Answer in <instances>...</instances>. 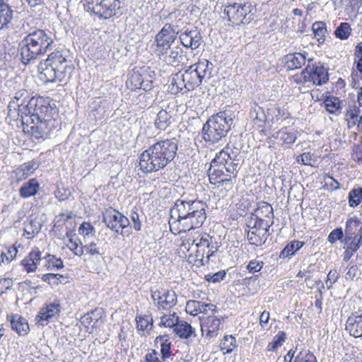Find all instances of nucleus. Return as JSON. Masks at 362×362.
<instances>
[{
  "label": "nucleus",
  "mask_w": 362,
  "mask_h": 362,
  "mask_svg": "<svg viewBox=\"0 0 362 362\" xmlns=\"http://www.w3.org/2000/svg\"><path fill=\"white\" fill-rule=\"evenodd\" d=\"M274 224L272 219H261L251 214L250 218L247 222V226L250 229H257L258 230H267Z\"/></svg>",
  "instance_id": "nucleus-31"
},
{
  "label": "nucleus",
  "mask_w": 362,
  "mask_h": 362,
  "mask_svg": "<svg viewBox=\"0 0 362 362\" xmlns=\"http://www.w3.org/2000/svg\"><path fill=\"white\" fill-rule=\"evenodd\" d=\"M192 336L194 337L197 336L194 328L187 322L182 321V338L187 339Z\"/></svg>",
  "instance_id": "nucleus-61"
},
{
  "label": "nucleus",
  "mask_w": 362,
  "mask_h": 362,
  "mask_svg": "<svg viewBox=\"0 0 362 362\" xmlns=\"http://www.w3.org/2000/svg\"><path fill=\"white\" fill-rule=\"evenodd\" d=\"M304 245V242L294 240L288 243L281 252L280 258H286L295 254Z\"/></svg>",
  "instance_id": "nucleus-39"
},
{
  "label": "nucleus",
  "mask_w": 362,
  "mask_h": 362,
  "mask_svg": "<svg viewBox=\"0 0 362 362\" xmlns=\"http://www.w3.org/2000/svg\"><path fill=\"white\" fill-rule=\"evenodd\" d=\"M11 326L13 330L16 331L19 335H25L29 331V325L27 320L18 315L11 316Z\"/></svg>",
  "instance_id": "nucleus-24"
},
{
  "label": "nucleus",
  "mask_w": 362,
  "mask_h": 362,
  "mask_svg": "<svg viewBox=\"0 0 362 362\" xmlns=\"http://www.w3.org/2000/svg\"><path fill=\"white\" fill-rule=\"evenodd\" d=\"M307 52H294L286 54L284 57V63L287 69L294 70L301 68L306 61Z\"/></svg>",
  "instance_id": "nucleus-17"
},
{
  "label": "nucleus",
  "mask_w": 362,
  "mask_h": 362,
  "mask_svg": "<svg viewBox=\"0 0 362 362\" xmlns=\"http://www.w3.org/2000/svg\"><path fill=\"white\" fill-rule=\"evenodd\" d=\"M64 278V276L59 274L48 273L42 275V280L49 285L57 286L62 283L60 279Z\"/></svg>",
  "instance_id": "nucleus-55"
},
{
  "label": "nucleus",
  "mask_w": 362,
  "mask_h": 362,
  "mask_svg": "<svg viewBox=\"0 0 362 362\" xmlns=\"http://www.w3.org/2000/svg\"><path fill=\"white\" fill-rule=\"evenodd\" d=\"M28 107L33 110L31 115L22 117L23 130L30 132L37 139H46L56 127L55 110L50 106L48 100L42 97L30 98Z\"/></svg>",
  "instance_id": "nucleus-1"
},
{
  "label": "nucleus",
  "mask_w": 362,
  "mask_h": 362,
  "mask_svg": "<svg viewBox=\"0 0 362 362\" xmlns=\"http://www.w3.org/2000/svg\"><path fill=\"white\" fill-rule=\"evenodd\" d=\"M297 83H311L315 86H322L329 81L327 69L320 62L315 63L312 66L308 65L300 76H294Z\"/></svg>",
  "instance_id": "nucleus-8"
},
{
  "label": "nucleus",
  "mask_w": 362,
  "mask_h": 362,
  "mask_svg": "<svg viewBox=\"0 0 362 362\" xmlns=\"http://www.w3.org/2000/svg\"><path fill=\"white\" fill-rule=\"evenodd\" d=\"M346 330L350 335L357 338L362 337V314H352L346 322Z\"/></svg>",
  "instance_id": "nucleus-18"
},
{
  "label": "nucleus",
  "mask_w": 362,
  "mask_h": 362,
  "mask_svg": "<svg viewBox=\"0 0 362 362\" xmlns=\"http://www.w3.org/2000/svg\"><path fill=\"white\" fill-rule=\"evenodd\" d=\"M236 339L231 335L225 336L220 344V348L224 354L230 353L235 347Z\"/></svg>",
  "instance_id": "nucleus-48"
},
{
  "label": "nucleus",
  "mask_w": 362,
  "mask_h": 362,
  "mask_svg": "<svg viewBox=\"0 0 362 362\" xmlns=\"http://www.w3.org/2000/svg\"><path fill=\"white\" fill-rule=\"evenodd\" d=\"M361 110L356 105L349 106L345 113V119L349 128L354 127L359 120Z\"/></svg>",
  "instance_id": "nucleus-36"
},
{
  "label": "nucleus",
  "mask_w": 362,
  "mask_h": 362,
  "mask_svg": "<svg viewBox=\"0 0 362 362\" xmlns=\"http://www.w3.org/2000/svg\"><path fill=\"white\" fill-rule=\"evenodd\" d=\"M28 105L29 101L26 105H23V103H17L15 100H11L8 105V117L16 121L20 120L22 122V117L31 115L33 110Z\"/></svg>",
  "instance_id": "nucleus-15"
},
{
  "label": "nucleus",
  "mask_w": 362,
  "mask_h": 362,
  "mask_svg": "<svg viewBox=\"0 0 362 362\" xmlns=\"http://www.w3.org/2000/svg\"><path fill=\"white\" fill-rule=\"evenodd\" d=\"M168 25V28H166L165 26L156 35V40L158 46L164 47L170 42H173L175 40L173 35L170 30V24Z\"/></svg>",
  "instance_id": "nucleus-38"
},
{
  "label": "nucleus",
  "mask_w": 362,
  "mask_h": 362,
  "mask_svg": "<svg viewBox=\"0 0 362 362\" xmlns=\"http://www.w3.org/2000/svg\"><path fill=\"white\" fill-rule=\"evenodd\" d=\"M69 51L67 49H56L49 54L46 61L55 69L61 70L68 78L74 71V66L70 59Z\"/></svg>",
  "instance_id": "nucleus-10"
},
{
  "label": "nucleus",
  "mask_w": 362,
  "mask_h": 362,
  "mask_svg": "<svg viewBox=\"0 0 362 362\" xmlns=\"http://www.w3.org/2000/svg\"><path fill=\"white\" fill-rule=\"evenodd\" d=\"M18 249L12 245L6 248L5 251L1 252V264H9L17 255Z\"/></svg>",
  "instance_id": "nucleus-45"
},
{
  "label": "nucleus",
  "mask_w": 362,
  "mask_h": 362,
  "mask_svg": "<svg viewBox=\"0 0 362 362\" xmlns=\"http://www.w3.org/2000/svg\"><path fill=\"white\" fill-rule=\"evenodd\" d=\"M105 253V250L99 240L84 245V254L88 255L90 257L98 258Z\"/></svg>",
  "instance_id": "nucleus-30"
},
{
  "label": "nucleus",
  "mask_w": 362,
  "mask_h": 362,
  "mask_svg": "<svg viewBox=\"0 0 362 362\" xmlns=\"http://www.w3.org/2000/svg\"><path fill=\"white\" fill-rule=\"evenodd\" d=\"M226 276V272L225 270H221L216 273H209L205 275V279L214 284L219 283L224 279Z\"/></svg>",
  "instance_id": "nucleus-57"
},
{
  "label": "nucleus",
  "mask_w": 362,
  "mask_h": 362,
  "mask_svg": "<svg viewBox=\"0 0 362 362\" xmlns=\"http://www.w3.org/2000/svg\"><path fill=\"white\" fill-rule=\"evenodd\" d=\"M13 17V11L4 0H0V23H10Z\"/></svg>",
  "instance_id": "nucleus-44"
},
{
  "label": "nucleus",
  "mask_w": 362,
  "mask_h": 362,
  "mask_svg": "<svg viewBox=\"0 0 362 362\" xmlns=\"http://www.w3.org/2000/svg\"><path fill=\"white\" fill-rule=\"evenodd\" d=\"M250 117L253 122V127H257L259 132H264L267 117L264 110L257 104L251 107Z\"/></svg>",
  "instance_id": "nucleus-19"
},
{
  "label": "nucleus",
  "mask_w": 362,
  "mask_h": 362,
  "mask_svg": "<svg viewBox=\"0 0 362 362\" xmlns=\"http://www.w3.org/2000/svg\"><path fill=\"white\" fill-rule=\"evenodd\" d=\"M250 7L251 4L247 6V4L242 5L234 3L233 4L227 6L225 8L224 13L228 16V21H240V23H243V21L245 18L247 13L251 11Z\"/></svg>",
  "instance_id": "nucleus-13"
},
{
  "label": "nucleus",
  "mask_w": 362,
  "mask_h": 362,
  "mask_svg": "<svg viewBox=\"0 0 362 362\" xmlns=\"http://www.w3.org/2000/svg\"><path fill=\"white\" fill-rule=\"evenodd\" d=\"M200 45V37L196 32L185 33L182 36V46L186 48L195 49Z\"/></svg>",
  "instance_id": "nucleus-37"
},
{
  "label": "nucleus",
  "mask_w": 362,
  "mask_h": 362,
  "mask_svg": "<svg viewBox=\"0 0 362 362\" xmlns=\"http://www.w3.org/2000/svg\"><path fill=\"white\" fill-rule=\"evenodd\" d=\"M168 113L165 110H162L157 114L155 125L158 129L164 130L168 125Z\"/></svg>",
  "instance_id": "nucleus-52"
},
{
  "label": "nucleus",
  "mask_w": 362,
  "mask_h": 362,
  "mask_svg": "<svg viewBox=\"0 0 362 362\" xmlns=\"http://www.w3.org/2000/svg\"><path fill=\"white\" fill-rule=\"evenodd\" d=\"M296 161L298 164L313 166L316 160L314 153H312L311 152H305L297 156Z\"/></svg>",
  "instance_id": "nucleus-51"
},
{
  "label": "nucleus",
  "mask_w": 362,
  "mask_h": 362,
  "mask_svg": "<svg viewBox=\"0 0 362 362\" xmlns=\"http://www.w3.org/2000/svg\"><path fill=\"white\" fill-rule=\"evenodd\" d=\"M177 144L172 140L158 141L145 150L139 157L140 169L145 173L158 171L173 160Z\"/></svg>",
  "instance_id": "nucleus-2"
},
{
  "label": "nucleus",
  "mask_w": 362,
  "mask_h": 362,
  "mask_svg": "<svg viewBox=\"0 0 362 362\" xmlns=\"http://www.w3.org/2000/svg\"><path fill=\"white\" fill-rule=\"evenodd\" d=\"M38 167V163L35 161L23 163L16 170V175L18 180L26 179L28 176L31 175Z\"/></svg>",
  "instance_id": "nucleus-28"
},
{
  "label": "nucleus",
  "mask_w": 362,
  "mask_h": 362,
  "mask_svg": "<svg viewBox=\"0 0 362 362\" xmlns=\"http://www.w3.org/2000/svg\"><path fill=\"white\" fill-rule=\"evenodd\" d=\"M40 188V185L36 179L33 178L25 182L19 189V194L23 198H28L35 195Z\"/></svg>",
  "instance_id": "nucleus-26"
},
{
  "label": "nucleus",
  "mask_w": 362,
  "mask_h": 362,
  "mask_svg": "<svg viewBox=\"0 0 362 362\" xmlns=\"http://www.w3.org/2000/svg\"><path fill=\"white\" fill-rule=\"evenodd\" d=\"M325 25V24H313V32L319 43L324 42L325 40V35L327 31Z\"/></svg>",
  "instance_id": "nucleus-50"
},
{
  "label": "nucleus",
  "mask_w": 362,
  "mask_h": 362,
  "mask_svg": "<svg viewBox=\"0 0 362 362\" xmlns=\"http://www.w3.org/2000/svg\"><path fill=\"white\" fill-rule=\"evenodd\" d=\"M209 66H212V64L208 60L200 62L198 64L192 65L193 68L196 69L195 72L199 75V79H201V81L205 76H210L211 68L209 69Z\"/></svg>",
  "instance_id": "nucleus-42"
},
{
  "label": "nucleus",
  "mask_w": 362,
  "mask_h": 362,
  "mask_svg": "<svg viewBox=\"0 0 362 362\" xmlns=\"http://www.w3.org/2000/svg\"><path fill=\"white\" fill-rule=\"evenodd\" d=\"M351 33L350 24H339L334 31V35L337 38L343 40L348 39Z\"/></svg>",
  "instance_id": "nucleus-53"
},
{
  "label": "nucleus",
  "mask_w": 362,
  "mask_h": 362,
  "mask_svg": "<svg viewBox=\"0 0 362 362\" xmlns=\"http://www.w3.org/2000/svg\"><path fill=\"white\" fill-rule=\"evenodd\" d=\"M325 108L329 113H336L341 107L340 100L334 96L327 97L324 101Z\"/></svg>",
  "instance_id": "nucleus-47"
},
{
  "label": "nucleus",
  "mask_w": 362,
  "mask_h": 362,
  "mask_svg": "<svg viewBox=\"0 0 362 362\" xmlns=\"http://www.w3.org/2000/svg\"><path fill=\"white\" fill-rule=\"evenodd\" d=\"M136 326L140 330L147 329L148 326H152L153 319L149 315H144L143 317H136Z\"/></svg>",
  "instance_id": "nucleus-56"
},
{
  "label": "nucleus",
  "mask_w": 362,
  "mask_h": 362,
  "mask_svg": "<svg viewBox=\"0 0 362 362\" xmlns=\"http://www.w3.org/2000/svg\"><path fill=\"white\" fill-rule=\"evenodd\" d=\"M199 323L202 334L206 333V337L213 338L218 335L221 320L219 318L209 315L199 318Z\"/></svg>",
  "instance_id": "nucleus-14"
},
{
  "label": "nucleus",
  "mask_w": 362,
  "mask_h": 362,
  "mask_svg": "<svg viewBox=\"0 0 362 362\" xmlns=\"http://www.w3.org/2000/svg\"><path fill=\"white\" fill-rule=\"evenodd\" d=\"M361 223V219L357 216L349 217L346 222L345 235L348 240L356 237V232Z\"/></svg>",
  "instance_id": "nucleus-32"
},
{
  "label": "nucleus",
  "mask_w": 362,
  "mask_h": 362,
  "mask_svg": "<svg viewBox=\"0 0 362 362\" xmlns=\"http://www.w3.org/2000/svg\"><path fill=\"white\" fill-rule=\"evenodd\" d=\"M273 137L280 145H291L296 140L295 132L287 127L281 129L273 134Z\"/></svg>",
  "instance_id": "nucleus-23"
},
{
  "label": "nucleus",
  "mask_w": 362,
  "mask_h": 362,
  "mask_svg": "<svg viewBox=\"0 0 362 362\" xmlns=\"http://www.w3.org/2000/svg\"><path fill=\"white\" fill-rule=\"evenodd\" d=\"M143 76L138 72H134L132 74L126 82L127 87L132 90L139 89L143 83Z\"/></svg>",
  "instance_id": "nucleus-43"
},
{
  "label": "nucleus",
  "mask_w": 362,
  "mask_h": 362,
  "mask_svg": "<svg viewBox=\"0 0 362 362\" xmlns=\"http://www.w3.org/2000/svg\"><path fill=\"white\" fill-rule=\"evenodd\" d=\"M238 149L226 145L216 154L211 160L209 169V177L211 183L230 182L236 177L239 163L236 161Z\"/></svg>",
  "instance_id": "nucleus-3"
},
{
  "label": "nucleus",
  "mask_w": 362,
  "mask_h": 362,
  "mask_svg": "<svg viewBox=\"0 0 362 362\" xmlns=\"http://www.w3.org/2000/svg\"><path fill=\"white\" fill-rule=\"evenodd\" d=\"M293 362H317L315 356L308 349H301Z\"/></svg>",
  "instance_id": "nucleus-46"
},
{
  "label": "nucleus",
  "mask_w": 362,
  "mask_h": 362,
  "mask_svg": "<svg viewBox=\"0 0 362 362\" xmlns=\"http://www.w3.org/2000/svg\"><path fill=\"white\" fill-rule=\"evenodd\" d=\"M189 194L192 199L189 201L182 200V208L187 210V214H182V233L187 230L191 233L192 230L199 228L205 221V211L199 202L195 200V192L193 183L190 184Z\"/></svg>",
  "instance_id": "nucleus-7"
},
{
  "label": "nucleus",
  "mask_w": 362,
  "mask_h": 362,
  "mask_svg": "<svg viewBox=\"0 0 362 362\" xmlns=\"http://www.w3.org/2000/svg\"><path fill=\"white\" fill-rule=\"evenodd\" d=\"M179 321L180 317L175 313L165 315L161 318V323L165 327H173V332L179 338H181V325H179Z\"/></svg>",
  "instance_id": "nucleus-29"
},
{
  "label": "nucleus",
  "mask_w": 362,
  "mask_h": 362,
  "mask_svg": "<svg viewBox=\"0 0 362 362\" xmlns=\"http://www.w3.org/2000/svg\"><path fill=\"white\" fill-rule=\"evenodd\" d=\"M165 305L168 306V308H170L175 304L177 296L175 291L166 290H165Z\"/></svg>",
  "instance_id": "nucleus-62"
},
{
  "label": "nucleus",
  "mask_w": 362,
  "mask_h": 362,
  "mask_svg": "<svg viewBox=\"0 0 362 362\" xmlns=\"http://www.w3.org/2000/svg\"><path fill=\"white\" fill-rule=\"evenodd\" d=\"M53 43V39L44 30H37L29 33L21 43L22 62L29 64L45 54Z\"/></svg>",
  "instance_id": "nucleus-6"
},
{
  "label": "nucleus",
  "mask_w": 362,
  "mask_h": 362,
  "mask_svg": "<svg viewBox=\"0 0 362 362\" xmlns=\"http://www.w3.org/2000/svg\"><path fill=\"white\" fill-rule=\"evenodd\" d=\"M171 217L169 220L170 230L174 235H179L181 233V216L179 214L177 207L170 211Z\"/></svg>",
  "instance_id": "nucleus-35"
},
{
  "label": "nucleus",
  "mask_w": 362,
  "mask_h": 362,
  "mask_svg": "<svg viewBox=\"0 0 362 362\" xmlns=\"http://www.w3.org/2000/svg\"><path fill=\"white\" fill-rule=\"evenodd\" d=\"M61 311V305L59 300H54L40 309L35 317L37 324L45 326L51 321L57 319Z\"/></svg>",
  "instance_id": "nucleus-11"
},
{
  "label": "nucleus",
  "mask_w": 362,
  "mask_h": 362,
  "mask_svg": "<svg viewBox=\"0 0 362 362\" xmlns=\"http://www.w3.org/2000/svg\"><path fill=\"white\" fill-rule=\"evenodd\" d=\"M38 69L40 73V78L45 82H62L66 78L65 74L61 70L55 69L47 61L40 62L38 65Z\"/></svg>",
  "instance_id": "nucleus-12"
},
{
  "label": "nucleus",
  "mask_w": 362,
  "mask_h": 362,
  "mask_svg": "<svg viewBox=\"0 0 362 362\" xmlns=\"http://www.w3.org/2000/svg\"><path fill=\"white\" fill-rule=\"evenodd\" d=\"M151 297L154 303H157L158 307H160L163 309H168V306L165 305V295L164 289H162L160 291L156 290L155 291H152Z\"/></svg>",
  "instance_id": "nucleus-54"
},
{
  "label": "nucleus",
  "mask_w": 362,
  "mask_h": 362,
  "mask_svg": "<svg viewBox=\"0 0 362 362\" xmlns=\"http://www.w3.org/2000/svg\"><path fill=\"white\" fill-rule=\"evenodd\" d=\"M182 252L187 259V262L192 266L199 267L204 265V259L207 260L213 255L214 250L210 248V243L208 238L200 237L195 232L187 233L182 235Z\"/></svg>",
  "instance_id": "nucleus-4"
},
{
  "label": "nucleus",
  "mask_w": 362,
  "mask_h": 362,
  "mask_svg": "<svg viewBox=\"0 0 362 362\" xmlns=\"http://www.w3.org/2000/svg\"><path fill=\"white\" fill-rule=\"evenodd\" d=\"M348 202L351 208L358 206L362 202V187H358L351 189L349 192Z\"/></svg>",
  "instance_id": "nucleus-41"
},
{
  "label": "nucleus",
  "mask_w": 362,
  "mask_h": 362,
  "mask_svg": "<svg viewBox=\"0 0 362 362\" xmlns=\"http://www.w3.org/2000/svg\"><path fill=\"white\" fill-rule=\"evenodd\" d=\"M41 223L37 218H29L24 223V234L27 238H32L36 235L41 229Z\"/></svg>",
  "instance_id": "nucleus-33"
},
{
  "label": "nucleus",
  "mask_w": 362,
  "mask_h": 362,
  "mask_svg": "<svg viewBox=\"0 0 362 362\" xmlns=\"http://www.w3.org/2000/svg\"><path fill=\"white\" fill-rule=\"evenodd\" d=\"M42 259L45 262L43 267L46 271L59 270L64 267L61 258H57L54 255L47 254Z\"/></svg>",
  "instance_id": "nucleus-34"
},
{
  "label": "nucleus",
  "mask_w": 362,
  "mask_h": 362,
  "mask_svg": "<svg viewBox=\"0 0 362 362\" xmlns=\"http://www.w3.org/2000/svg\"><path fill=\"white\" fill-rule=\"evenodd\" d=\"M252 215L261 219H272L274 218L273 208L271 204L265 202H260L257 204V209Z\"/></svg>",
  "instance_id": "nucleus-27"
},
{
  "label": "nucleus",
  "mask_w": 362,
  "mask_h": 362,
  "mask_svg": "<svg viewBox=\"0 0 362 362\" xmlns=\"http://www.w3.org/2000/svg\"><path fill=\"white\" fill-rule=\"evenodd\" d=\"M346 3V8L344 11L345 21H354L358 13L359 8L362 4V0H341Z\"/></svg>",
  "instance_id": "nucleus-22"
},
{
  "label": "nucleus",
  "mask_w": 362,
  "mask_h": 362,
  "mask_svg": "<svg viewBox=\"0 0 362 362\" xmlns=\"http://www.w3.org/2000/svg\"><path fill=\"white\" fill-rule=\"evenodd\" d=\"M269 236L267 230H258L257 229H250L247 232V240L251 245L261 246L263 245Z\"/></svg>",
  "instance_id": "nucleus-25"
},
{
  "label": "nucleus",
  "mask_w": 362,
  "mask_h": 362,
  "mask_svg": "<svg viewBox=\"0 0 362 362\" xmlns=\"http://www.w3.org/2000/svg\"><path fill=\"white\" fill-rule=\"evenodd\" d=\"M42 252L39 248H33L21 261V265L28 273L34 272L42 260Z\"/></svg>",
  "instance_id": "nucleus-16"
},
{
  "label": "nucleus",
  "mask_w": 362,
  "mask_h": 362,
  "mask_svg": "<svg viewBox=\"0 0 362 362\" xmlns=\"http://www.w3.org/2000/svg\"><path fill=\"white\" fill-rule=\"evenodd\" d=\"M28 92L25 89H21L15 93L12 100H15V102L17 103H23V105H26L27 103L28 102L26 100L28 98Z\"/></svg>",
  "instance_id": "nucleus-60"
},
{
  "label": "nucleus",
  "mask_w": 362,
  "mask_h": 362,
  "mask_svg": "<svg viewBox=\"0 0 362 362\" xmlns=\"http://www.w3.org/2000/svg\"><path fill=\"white\" fill-rule=\"evenodd\" d=\"M66 236L69 238V243L71 244L69 249L74 253V255L81 257L84 255V245L81 241L76 238L74 240L70 232L66 233Z\"/></svg>",
  "instance_id": "nucleus-40"
},
{
  "label": "nucleus",
  "mask_w": 362,
  "mask_h": 362,
  "mask_svg": "<svg viewBox=\"0 0 362 362\" xmlns=\"http://www.w3.org/2000/svg\"><path fill=\"white\" fill-rule=\"evenodd\" d=\"M344 233L341 228H336L333 230L328 235V241L333 244L337 240H339L343 238Z\"/></svg>",
  "instance_id": "nucleus-64"
},
{
  "label": "nucleus",
  "mask_w": 362,
  "mask_h": 362,
  "mask_svg": "<svg viewBox=\"0 0 362 362\" xmlns=\"http://www.w3.org/2000/svg\"><path fill=\"white\" fill-rule=\"evenodd\" d=\"M199 302L197 300H189L187 303L185 307V311L187 314L192 316H196L199 314V310L200 309Z\"/></svg>",
  "instance_id": "nucleus-59"
},
{
  "label": "nucleus",
  "mask_w": 362,
  "mask_h": 362,
  "mask_svg": "<svg viewBox=\"0 0 362 362\" xmlns=\"http://www.w3.org/2000/svg\"><path fill=\"white\" fill-rule=\"evenodd\" d=\"M119 216L121 213L112 208L107 209L103 214V221L106 224L107 227L111 230L119 233Z\"/></svg>",
  "instance_id": "nucleus-20"
},
{
  "label": "nucleus",
  "mask_w": 362,
  "mask_h": 362,
  "mask_svg": "<svg viewBox=\"0 0 362 362\" xmlns=\"http://www.w3.org/2000/svg\"><path fill=\"white\" fill-rule=\"evenodd\" d=\"M286 339V334L284 332H279V333L274 337L272 341L269 343L267 349L268 351H276V349L281 346Z\"/></svg>",
  "instance_id": "nucleus-49"
},
{
  "label": "nucleus",
  "mask_w": 362,
  "mask_h": 362,
  "mask_svg": "<svg viewBox=\"0 0 362 362\" xmlns=\"http://www.w3.org/2000/svg\"><path fill=\"white\" fill-rule=\"evenodd\" d=\"M86 10L98 16L100 19H108L120 8L119 0H86Z\"/></svg>",
  "instance_id": "nucleus-9"
},
{
  "label": "nucleus",
  "mask_w": 362,
  "mask_h": 362,
  "mask_svg": "<svg viewBox=\"0 0 362 362\" xmlns=\"http://www.w3.org/2000/svg\"><path fill=\"white\" fill-rule=\"evenodd\" d=\"M233 124V119L227 111H221L211 116L204 124L202 136L210 144L223 145Z\"/></svg>",
  "instance_id": "nucleus-5"
},
{
  "label": "nucleus",
  "mask_w": 362,
  "mask_h": 362,
  "mask_svg": "<svg viewBox=\"0 0 362 362\" xmlns=\"http://www.w3.org/2000/svg\"><path fill=\"white\" fill-rule=\"evenodd\" d=\"M195 70L191 65L182 74V82L185 83V88L187 91L194 89L201 83L199 75L195 72Z\"/></svg>",
  "instance_id": "nucleus-21"
},
{
  "label": "nucleus",
  "mask_w": 362,
  "mask_h": 362,
  "mask_svg": "<svg viewBox=\"0 0 362 362\" xmlns=\"http://www.w3.org/2000/svg\"><path fill=\"white\" fill-rule=\"evenodd\" d=\"M263 264V262L257 261L255 259L251 260L247 266V269L250 273L255 274L262 269Z\"/></svg>",
  "instance_id": "nucleus-63"
},
{
  "label": "nucleus",
  "mask_w": 362,
  "mask_h": 362,
  "mask_svg": "<svg viewBox=\"0 0 362 362\" xmlns=\"http://www.w3.org/2000/svg\"><path fill=\"white\" fill-rule=\"evenodd\" d=\"M78 233L84 238L93 236L95 228L90 223L83 222L78 228Z\"/></svg>",
  "instance_id": "nucleus-58"
}]
</instances>
